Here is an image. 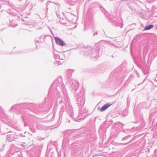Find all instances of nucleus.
<instances>
[{"mask_svg": "<svg viewBox=\"0 0 157 157\" xmlns=\"http://www.w3.org/2000/svg\"><path fill=\"white\" fill-rule=\"evenodd\" d=\"M55 40L56 43L61 46H63L65 45V43L61 39L59 38L55 37Z\"/></svg>", "mask_w": 157, "mask_h": 157, "instance_id": "obj_1", "label": "nucleus"}, {"mask_svg": "<svg viewBox=\"0 0 157 157\" xmlns=\"http://www.w3.org/2000/svg\"><path fill=\"white\" fill-rule=\"evenodd\" d=\"M112 104H106L101 109L100 111L101 112L103 111L109 107L111 106Z\"/></svg>", "mask_w": 157, "mask_h": 157, "instance_id": "obj_2", "label": "nucleus"}, {"mask_svg": "<svg viewBox=\"0 0 157 157\" xmlns=\"http://www.w3.org/2000/svg\"><path fill=\"white\" fill-rule=\"evenodd\" d=\"M153 27V25H149L148 26H146L145 27V28H144V30H149V29H151Z\"/></svg>", "mask_w": 157, "mask_h": 157, "instance_id": "obj_3", "label": "nucleus"}]
</instances>
